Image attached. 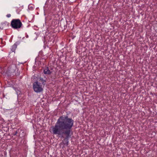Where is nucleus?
<instances>
[{
  "instance_id": "f257e3e1",
  "label": "nucleus",
  "mask_w": 157,
  "mask_h": 157,
  "mask_svg": "<svg viewBox=\"0 0 157 157\" xmlns=\"http://www.w3.org/2000/svg\"><path fill=\"white\" fill-rule=\"evenodd\" d=\"M74 123V120L67 115H62L58 119L55 125L52 127V133L61 138H64L63 144L66 146L69 144Z\"/></svg>"
},
{
  "instance_id": "f03ea898",
  "label": "nucleus",
  "mask_w": 157,
  "mask_h": 157,
  "mask_svg": "<svg viewBox=\"0 0 157 157\" xmlns=\"http://www.w3.org/2000/svg\"><path fill=\"white\" fill-rule=\"evenodd\" d=\"M22 25V22L19 19H13L11 22V27L14 29H20Z\"/></svg>"
},
{
  "instance_id": "7ed1b4c3",
  "label": "nucleus",
  "mask_w": 157,
  "mask_h": 157,
  "mask_svg": "<svg viewBox=\"0 0 157 157\" xmlns=\"http://www.w3.org/2000/svg\"><path fill=\"white\" fill-rule=\"evenodd\" d=\"M33 88L34 91L37 93L42 92L43 90L42 85H40V83L38 81L34 82L33 84Z\"/></svg>"
},
{
  "instance_id": "20e7f679",
  "label": "nucleus",
  "mask_w": 157,
  "mask_h": 157,
  "mask_svg": "<svg viewBox=\"0 0 157 157\" xmlns=\"http://www.w3.org/2000/svg\"><path fill=\"white\" fill-rule=\"evenodd\" d=\"M43 72L46 75H50L52 71H51L49 69L48 67H45L43 69Z\"/></svg>"
},
{
  "instance_id": "39448f33",
  "label": "nucleus",
  "mask_w": 157,
  "mask_h": 157,
  "mask_svg": "<svg viewBox=\"0 0 157 157\" xmlns=\"http://www.w3.org/2000/svg\"><path fill=\"white\" fill-rule=\"evenodd\" d=\"M39 79V81L42 82V85H43L44 86L46 84V79H44L40 77Z\"/></svg>"
},
{
  "instance_id": "423d86ee",
  "label": "nucleus",
  "mask_w": 157,
  "mask_h": 157,
  "mask_svg": "<svg viewBox=\"0 0 157 157\" xmlns=\"http://www.w3.org/2000/svg\"><path fill=\"white\" fill-rule=\"evenodd\" d=\"M17 47V45L14 44L12 46V48L11 49V51L12 52H14L16 48Z\"/></svg>"
},
{
  "instance_id": "0eeeda50",
  "label": "nucleus",
  "mask_w": 157,
  "mask_h": 157,
  "mask_svg": "<svg viewBox=\"0 0 157 157\" xmlns=\"http://www.w3.org/2000/svg\"><path fill=\"white\" fill-rule=\"evenodd\" d=\"M6 16L8 17H11V15L10 14H7L6 15Z\"/></svg>"
},
{
  "instance_id": "6e6552de",
  "label": "nucleus",
  "mask_w": 157,
  "mask_h": 157,
  "mask_svg": "<svg viewBox=\"0 0 157 157\" xmlns=\"http://www.w3.org/2000/svg\"><path fill=\"white\" fill-rule=\"evenodd\" d=\"M17 131H16L13 134V135L14 136H15L17 135Z\"/></svg>"
},
{
  "instance_id": "1a4fd4ad",
  "label": "nucleus",
  "mask_w": 157,
  "mask_h": 157,
  "mask_svg": "<svg viewBox=\"0 0 157 157\" xmlns=\"http://www.w3.org/2000/svg\"><path fill=\"white\" fill-rule=\"evenodd\" d=\"M5 23L7 24L8 25V24H9V23H8L7 22H5L4 23H3V24H5Z\"/></svg>"
},
{
  "instance_id": "9d476101",
  "label": "nucleus",
  "mask_w": 157,
  "mask_h": 157,
  "mask_svg": "<svg viewBox=\"0 0 157 157\" xmlns=\"http://www.w3.org/2000/svg\"><path fill=\"white\" fill-rule=\"evenodd\" d=\"M3 29V28H1V27H0V29Z\"/></svg>"
}]
</instances>
